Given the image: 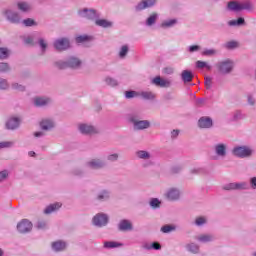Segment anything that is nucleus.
Listing matches in <instances>:
<instances>
[{
	"instance_id": "1",
	"label": "nucleus",
	"mask_w": 256,
	"mask_h": 256,
	"mask_svg": "<svg viewBox=\"0 0 256 256\" xmlns=\"http://www.w3.org/2000/svg\"><path fill=\"white\" fill-rule=\"evenodd\" d=\"M253 6L251 3L246 2V3H238L237 1H231L228 3V9L230 11H243L245 9H252Z\"/></svg>"
},
{
	"instance_id": "2",
	"label": "nucleus",
	"mask_w": 256,
	"mask_h": 256,
	"mask_svg": "<svg viewBox=\"0 0 256 256\" xmlns=\"http://www.w3.org/2000/svg\"><path fill=\"white\" fill-rule=\"evenodd\" d=\"M252 153H253V150L247 146H240L233 149V154L236 157H241V158L251 157Z\"/></svg>"
},
{
	"instance_id": "3",
	"label": "nucleus",
	"mask_w": 256,
	"mask_h": 256,
	"mask_svg": "<svg viewBox=\"0 0 256 256\" xmlns=\"http://www.w3.org/2000/svg\"><path fill=\"white\" fill-rule=\"evenodd\" d=\"M81 65V61L77 58H70L69 62H58L57 67L59 69H67V67H71L75 69V67H79Z\"/></svg>"
},
{
	"instance_id": "4",
	"label": "nucleus",
	"mask_w": 256,
	"mask_h": 256,
	"mask_svg": "<svg viewBox=\"0 0 256 256\" xmlns=\"http://www.w3.org/2000/svg\"><path fill=\"white\" fill-rule=\"evenodd\" d=\"M93 223L96 225V227H105V225L109 223V217L103 213H99L94 216Z\"/></svg>"
},
{
	"instance_id": "5",
	"label": "nucleus",
	"mask_w": 256,
	"mask_h": 256,
	"mask_svg": "<svg viewBox=\"0 0 256 256\" xmlns=\"http://www.w3.org/2000/svg\"><path fill=\"white\" fill-rule=\"evenodd\" d=\"M19 233H29L33 229V224L29 220H22L17 225Z\"/></svg>"
},
{
	"instance_id": "6",
	"label": "nucleus",
	"mask_w": 256,
	"mask_h": 256,
	"mask_svg": "<svg viewBox=\"0 0 256 256\" xmlns=\"http://www.w3.org/2000/svg\"><path fill=\"white\" fill-rule=\"evenodd\" d=\"M54 47L57 51H65L70 47L69 40L67 38L58 39L54 42Z\"/></svg>"
},
{
	"instance_id": "7",
	"label": "nucleus",
	"mask_w": 256,
	"mask_h": 256,
	"mask_svg": "<svg viewBox=\"0 0 256 256\" xmlns=\"http://www.w3.org/2000/svg\"><path fill=\"white\" fill-rule=\"evenodd\" d=\"M153 85H156V87H162V88H167L171 87V81L167 79L161 78V76H156L152 80Z\"/></svg>"
},
{
	"instance_id": "8",
	"label": "nucleus",
	"mask_w": 256,
	"mask_h": 256,
	"mask_svg": "<svg viewBox=\"0 0 256 256\" xmlns=\"http://www.w3.org/2000/svg\"><path fill=\"white\" fill-rule=\"evenodd\" d=\"M218 71L220 73H230V71L233 69V62L227 60L224 62H220L218 65Z\"/></svg>"
},
{
	"instance_id": "9",
	"label": "nucleus",
	"mask_w": 256,
	"mask_h": 256,
	"mask_svg": "<svg viewBox=\"0 0 256 256\" xmlns=\"http://www.w3.org/2000/svg\"><path fill=\"white\" fill-rule=\"evenodd\" d=\"M79 130L84 135H95V133H99V131H97L95 127L87 124H80Z\"/></svg>"
},
{
	"instance_id": "10",
	"label": "nucleus",
	"mask_w": 256,
	"mask_h": 256,
	"mask_svg": "<svg viewBox=\"0 0 256 256\" xmlns=\"http://www.w3.org/2000/svg\"><path fill=\"white\" fill-rule=\"evenodd\" d=\"M223 189H225V191H233L235 189H247V183H230L228 185L223 186Z\"/></svg>"
},
{
	"instance_id": "11",
	"label": "nucleus",
	"mask_w": 256,
	"mask_h": 256,
	"mask_svg": "<svg viewBox=\"0 0 256 256\" xmlns=\"http://www.w3.org/2000/svg\"><path fill=\"white\" fill-rule=\"evenodd\" d=\"M198 125L201 129H209V127H213V120L209 117H202L199 119Z\"/></svg>"
},
{
	"instance_id": "12",
	"label": "nucleus",
	"mask_w": 256,
	"mask_h": 256,
	"mask_svg": "<svg viewBox=\"0 0 256 256\" xmlns=\"http://www.w3.org/2000/svg\"><path fill=\"white\" fill-rule=\"evenodd\" d=\"M157 2V0H142V2H140L137 5V10L138 11H143V9H148V7H153V5H155V3Z\"/></svg>"
},
{
	"instance_id": "13",
	"label": "nucleus",
	"mask_w": 256,
	"mask_h": 256,
	"mask_svg": "<svg viewBox=\"0 0 256 256\" xmlns=\"http://www.w3.org/2000/svg\"><path fill=\"white\" fill-rule=\"evenodd\" d=\"M5 15L7 19L10 20L11 23H19V21L21 20V18L19 17V14L11 10H7L5 12Z\"/></svg>"
},
{
	"instance_id": "14",
	"label": "nucleus",
	"mask_w": 256,
	"mask_h": 256,
	"mask_svg": "<svg viewBox=\"0 0 256 256\" xmlns=\"http://www.w3.org/2000/svg\"><path fill=\"white\" fill-rule=\"evenodd\" d=\"M62 204L57 202L54 204H50L46 209L44 210L45 215H51V213H55V211H58V209H61Z\"/></svg>"
},
{
	"instance_id": "15",
	"label": "nucleus",
	"mask_w": 256,
	"mask_h": 256,
	"mask_svg": "<svg viewBox=\"0 0 256 256\" xmlns=\"http://www.w3.org/2000/svg\"><path fill=\"white\" fill-rule=\"evenodd\" d=\"M133 229V224L129 220H122L119 223L120 231H131Z\"/></svg>"
},
{
	"instance_id": "16",
	"label": "nucleus",
	"mask_w": 256,
	"mask_h": 256,
	"mask_svg": "<svg viewBox=\"0 0 256 256\" xmlns=\"http://www.w3.org/2000/svg\"><path fill=\"white\" fill-rule=\"evenodd\" d=\"M181 77L184 83H191V81H193V72L189 70H183L181 73Z\"/></svg>"
},
{
	"instance_id": "17",
	"label": "nucleus",
	"mask_w": 256,
	"mask_h": 256,
	"mask_svg": "<svg viewBox=\"0 0 256 256\" xmlns=\"http://www.w3.org/2000/svg\"><path fill=\"white\" fill-rule=\"evenodd\" d=\"M66 247H67V244L60 240L52 243V249L57 252L65 251Z\"/></svg>"
},
{
	"instance_id": "18",
	"label": "nucleus",
	"mask_w": 256,
	"mask_h": 256,
	"mask_svg": "<svg viewBox=\"0 0 256 256\" xmlns=\"http://www.w3.org/2000/svg\"><path fill=\"white\" fill-rule=\"evenodd\" d=\"M150 123L147 120L134 121V129H148Z\"/></svg>"
},
{
	"instance_id": "19",
	"label": "nucleus",
	"mask_w": 256,
	"mask_h": 256,
	"mask_svg": "<svg viewBox=\"0 0 256 256\" xmlns=\"http://www.w3.org/2000/svg\"><path fill=\"white\" fill-rule=\"evenodd\" d=\"M19 123H20L19 118H11L6 123V127L7 129H17V127H19Z\"/></svg>"
},
{
	"instance_id": "20",
	"label": "nucleus",
	"mask_w": 256,
	"mask_h": 256,
	"mask_svg": "<svg viewBox=\"0 0 256 256\" xmlns=\"http://www.w3.org/2000/svg\"><path fill=\"white\" fill-rule=\"evenodd\" d=\"M167 198L169 199V201H177V199H179V190L171 189L167 193Z\"/></svg>"
},
{
	"instance_id": "21",
	"label": "nucleus",
	"mask_w": 256,
	"mask_h": 256,
	"mask_svg": "<svg viewBox=\"0 0 256 256\" xmlns=\"http://www.w3.org/2000/svg\"><path fill=\"white\" fill-rule=\"evenodd\" d=\"M96 25H98V27H112L113 23L109 20H105V19H98L95 21Z\"/></svg>"
},
{
	"instance_id": "22",
	"label": "nucleus",
	"mask_w": 256,
	"mask_h": 256,
	"mask_svg": "<svg viewBox=\"0 0 256 256\" xmlns=\"http://www.w3.org/2000/svg\"><path fill=\"white\" fill-rule=\"evenodd\" d=\"M81 15L86 19H95V17H97V13L95 12V10L84 9L83 14Z\"/></svg>"
},
{
	"instance_id": "23",
	"label": "nucleus",
	"mask_w": 256,
	"mask_h": 256,
	"mask_svg": "<svg viewBox=\"0 0 256 256\" xmlns=\"http://www.w3.org/2000/svg\"><path fill=\"white\" fill-rule=\"evenodd\" d=\"M49 98H41V97H38V98H35L34 99V103L36 105V107H43L45 105H47V103H49Z\"/></svg>"
},
{
	"instance_id": "24",
	"label": "nucleus",
	"mask_w": 256,
	"mask_h": 256,
	"mask_svg": "<svg viewBox=\"0 0 256 256\" xmlns=\"http://www.w3.org/2000/svg\"><path fill=\"white\" fill-rule=\"evenodd\" d=\"M197 240L200 241V243H209L213 241V236L209 234H201L197 237Z\"/></svg>"
},
{
	"instance_id": "25",
	"label": "nucleus",
	"mask_w": 256,
	"mask_h": 256,
	"mask_svg": "<svg viewBox=\"0 0 256 256\" xmlns=\"http://www.w3.org/2000/svg\"><path fill=\"white\" fill-rule=\"evenodd\" d=\"M40 127L44 131H49V129H53V122L51 120H43L40 123Z\"/></svg>"
},
{
	"instance_id": "26",
	"label": "nucleus",
	"mask_w": 256,
	"mask_h": 256,
	"mask_svg": "<svg viewBox=\"0 0 256 256\" xmlns=\"http://www.w3.org/2000/svg\"><path fill=\"white\" fill-rule=\"evenodd\" d=\"M217 155H220L221 157H225V145L224 144H218L215 147Z\"/></svg>"
},
{
	"instance_id": "27",
	"label": "nucleus",
	"mask_w": 256,
	"mask_h": 256,
	"mask_svg": "<svg viewBox=\"0 0 256 256\" xmlns=\"http://www.w3.org/2000/svg\"><path fill=\"white\" fill-rule=\"evenodd\" d=\"M89 166L92 169H101V167L103 166V162H101V160H92L89 162Z\"/></svg>"
},
{
	"instance_id": "28",
	"label": "nucleus",
	"mask_w": 256,
	"mask_h": 256,
	"mask_svg": "<svg viewBox=\"0 0 256 256\" xmlns=\"http://www.w3.org/2000/svg\"><path fill=\"white\" fill-rule=\"evenodd\" d=\"M196 67H197V69H205V67H206V69H208V71H211V66L209 64H207V62H205V61L198 60L196 62Z\"/></svg>"
},
{
	"instance_id": "29",
	"label": "nucleus",
	"mask_w": 256,
	"mask_h": 256,
	"mask_svg": "<svg viewBox=\"0 0 256 256\" xmlns=\"http://www.w3.org/2000/svg\"><path fill=\"white\" fill-rule=\"evenodd\" d=\"M155 21H157V13L154 12L150 15V17H148L146 25H148V27H151V25L155 24Z\"/></svg>"
},
{
	"instance_id": "30",
	"label": "nucleus",
	"mask_w": 256,
	"mask_h": 256,
	"mask_svg": "<svg viewBox=\"0 0 256 256\" xmlns=\"http://www.w3.org/2000/svg\"><path fill=\"white\" fill-rule=\"evenodd\" d=\"M18 9L20 11H24V12H27V11H30L31 10V6L25 2H19L18 3Z\"/></svg>"
},
{
	"instance_id": "31",
	"label": "nucleus",
	"mask_w": 256,
	"mask_h": 256,
	"mask_svg": "<svg viewBox=\"0 0 256 256\" xmlns=\"http://www.w3.org/2000/svg\"><path fill=\"white\" fill-rule=\"evenodd\" d=\"M187 249L191 253H199V246L197 244H194V243L188 244Z\"/></svg>"
},
{
	"instance_id": "32",
	"label": "nucleus",
	"mask_w": 256,
	"mask_h": 256,
	"mask_svg": "<svg viewBox=\"0 0 256 256\" xmlns=\"http://www.w3.org/2000/svg\"><path fill=\"white\" fill-rule=\"evenodd\" d=\"M139 95L143 99H155V94L153 92H141Z\"/></svg>"
},
{
	"instance_id": "33",
	"label": "nucleus",
	"mask_w": 256,
	"mask_h": 256,
	"mask_svg": "<svg viewBox=\"0 0 256 256\" xmlns=\"http://www.w3.org/2000/svg\"><path fill=\"white\" fill-rule=\"evenodd\" d=\"M226 49H237L239 43L237 41H230L225 44Z\"/></svg>"
},
{
	"instance_id": "34",
	"label": "nucleus",
	"mask_w": 256,
	"mask_h": 256,
	"mask_svg": "<svg viewBox=\"0 0 256 256\" xmlns=\"http://www.w3.org/2000/svg\"><path fill=\"white\" fill-rule=\"evenodd\" d=\"M104 247H106L107 249H113L115 247H121V244L117 242H105Z\"/></svg>"
},
{
	"instance_id": "35",
	"label": "nucleus",
	"mask_w": 256,
	"mask_h": 256,
	"mask_svg": "<svg viewBox=\"0 0 256 256\" xmlns=\"http://www.w3.org/2000/svg\"><path fill=\"white\" fill-rule=\"evenodd\" d=\"M127 53H129V47L127 45H124L121 47V50L119 52V57H121V59H123V57H125L127 55Z\"/></svg>"
},
{
	"instance_id": "36",
	"label": "nucleus",
	"mask_w": 256,
	"mask_h": 256,
	"mask_svg": "<svg viewBox=\"0 0 256 256\" xmlns=\"http://www.w3.org/2000/svg\"><path fill=\"white\" fill-rule=\"evenodd\" d=\"M125 97L126 99H133V97H139V93L135 91H126Z\"/></svg>"
},
{
	"instance_id": "37",
	"label": "nucleus",
	"mask_w": 256,
	"mask_h": 256,
	"mask_svg": "<svg viewBox=\"0 0 256 256\" xmlns=\"http://www.w3.org/2000/svg\"><path fill=\"white\" fill-rule=\"evenodd\" d=\"M7 57H9L7 48H0V59H7Z\"/></svg>"
},
{
	"instance_id": "38",
	"label": "nucleus",
	"mask_w": 256,
	"mask_h": 256,
	"mask_svg": "<svg viewBox=\"0 0 256 256\" xmlns=\"http://www.w3.org/2000/svg\"><path fill=\"white\" fill-rule=\"evenodd\" d=\"M137 157H139V159H149V152H147V151H138L137 152Z\"/></svg>"
},
{
	"instance_id": "39",
	"label": "nucleus",
	"mask_w": 256,
	"mask_h": 256,
	"mask_svg": "<svg viewBox=\"0 0 256 256\" xmlns=\"http://www.w3.org/2000/svg\"><path fill=\"white\" fill-rule=\"evenodd\" d=\"M245 23V19L243 18H238L237 20H232L229 22V25L230 26H233V25H243Z\"/></svg>"
},
{
	"instance_id": "40",
	"label": "nucleus",
	"mask_w": 256,
	"mask_h": 256,
	"mask_svg": "<svg viewBox=\"0 0 256 256\" xmlns=\"http://www.w3.org/2000/svg\"><path fill=\"white\" fill-rule=\"evenodd\" d=\"M91 37L84 35V36H78L76 37V43H85V41H89Z\"/></svg>"
},
{
	"instance_id": "41",
	"label": "nucleus",
	"mask_w": 256,
	"mask_h": 256,
	"mask_svg": "<svg viewBox=\"0 0 256 256\" xmlns=\"http://www.w3.org/2000/svg\"><path fill=\"white\" fill-rule=\"evenodd\" d=\"M23 23L25 25V27H33V25H36L35 20L28 18L23 20Z\"/></svg>"
},
{
	"instance_id": "42",
	"label": "nucleus",
	"mask_w": 256,
	"mask_h": 256,
	"mask_svg": "<svg viewBox=\"0 0 256 256\" xmlns=\"http://www.w3.org/2000/svg\"><path fill=\"white\" fill-rule=\"evenodd\" d=\"M9 64L7 63H0V73H7L9 71Z\"/></svg>"
},
{
	"instance_id": "43",
	"label": "nucleus",
	"mask_w": 256,
	"mask_h": 256,
	"mask_svg": "<svg viewBox=\"0 0 256 256\" xmlns=\"http://www.w3.org/2000/svg\"><path fill=\"white\" fill-rule=\"evenodd\" d=\"M107 85H110V87H117L118 83L117 80L113 78H106Z\"/></svg>"
},
{
	"instance_id": "44",
	"label": "nucleus",
	"mask_w": 256,
	"mask_h": 256,
	"mask_svg": "<svg viewBox=\"0 0 256 256\" xmlns=\"http://www.w3.org/2000/svg\"><path fill=\"white\" fill-rule=\"evenodd\" d=\"M175 23H177V20H175V19L169 20V21L162 23V27H173V25H175Z\"/></svg>"
},
{
	"instance_id": "45",
	"label": "nucleus",
	"mask_w": 256,
	"mask_h": 256,
	"mask_svg": "<svg viewBox=\"0 0 256 256\" xmlns=\"http://www.w3.org/2000/svg\"><path fill=\"white\" fill-rule=\"evenodd\" d=\"M211 85H213V80L211 79V77L209 76L205 77L206 89H211Z\"/></svg>"
},
{
	"instance_id": "46",
	"label": "nucleus",
	"mask_w": 256,
	"mask_h": 256,
	"mask_svg": "<svg viewBox=\"0 0 256 256\" xmlns=\"http://www.w3.org/2000/svg\"><path fill=\"white\" fill-rule=\"evenodd\" d=\"M175 228L169 225H165L161 228L162 233H171Z\"/></svg>"
},
{
	"instance_id": "47",
	"label": "nucleus",
	"mask_w": 256,
	"mask_h": 256,
	"mask_svg": "<svg viewBox=\"0 0 256 256\" xmlns=\"http://www.w3.org/2000/svg\"><path fill=\"white\" fill-rule=\"evenodd\" d=\"M215 53H217V51H215L214 49H209V50H204L202 52V55L211 57V55H215Z\"/></svg>"
},
{
	"instance_id": "48",
	"label": "nucleus",
	"mask_w": 256,
	"mask_h": 256,
	"mask_svg": "<svg viewBox=\"0 0 256 256\" xmlns=\"http://www.w3.org/2000/svg\"><path fill=\"white\" fill-rule=\"evenodd\" d=\"M150 205L151 207L156 208V207H159V205H161V202L159 201V199L154 198L151 200Z\"/></svg>"
},
{
	"instance_id": "49",
	"label": "nucleus",
	"mask_w": 256,
	"mask_h": 256,
	"mask_svg": "<svg viewBox=\"0 0 256 256\" xmlns=\"http://www.w3.org/2000/svg\"><path fill=\"white\" fill-rule=\"evenodd\" d=\"M7 177H9V172H7V170L0 172V182L5 181Z\"/></svg>"
},
{
	"instance_id": "50",
	"label": "nucleus",
	"mask_w": 256,
	"mask_h": 256,
	"mask_svg": "<svg viewBox=\"0 0 256 256\" xmlns=\"http://www.w3.org/2000/svg\"><path fill=\"white\" fill-rule=\"evenodd\" d=\"M196 225H204V223H207V220L203 217H198L195 220Z\"/></svg>"
},
{
	"instance_id": "51",
	"label": "nucleus",
	"mask_w": 256,
	"mask_h": 256,
	"mask_svg": "<svg viewBox=\"0 0 256 256\" xmlns=\"http://www.w3.org/2000/svg\"><path fill=\"white\" fill-rule=\"evenodd\" d=\"M9 87V84H7V80L0 78V89H7Z\"/></svg>"
},
{
	"instance_id": "52",
	"label": "nucleus",
	"mask_w": 256,
	"mask_h": 256,
	"mask_svg": "<svg viewBox=\"0 0 256 256\" xmlns=\"http://www.w3.org/2000/svg\"><path fill=\"white\" fill-rule=\"evenodd\" d=\"M13 145L12 142H0V149H5L7 147H11Z\"/></svg>"
},
{
	"instance_id": "53",
	"label": "nucleus",
	"mask_w": 256,
	"mask_h": 256,
	"mask_svg": "<svg viewBox=\"0 0 256 256\" xmlns=\"http://www.w3.org/2000/svg\"><path fill=\"white\" fill-rule=\"evenodd\" d=\"M175 70L171 67H167V68H164L163 70V73H165V75H172V73L174 72Z\"/></svg>"
},
{
	"instance_id": "54",
	"label": "nucleus",
	"mask_w": 256,
	"mask_h": 256,
	"mask_svg": "<svg viewBox=\"0 0 256 256\" xmlns=\"http://www.w3.org/2000/svg\"><path fill=\"white\" fill-rule=\"evenodd\" d=\"M39 45H40V47H42L43 51H45L47 49V43L45 42V40L40 39L39 40Z\"/></svg>"
},
{
	"instance_id": "55",
	"label": "nucleus",
	"mask_w": 256,
	"mask_h": 256,
	"mask_svg": "<svg viewBox=\"0 0 256 256\" xmlns=\"http://www.w3.org/2000/svg\"><path fill=\"white\" fill-rule=\"evenodd\" d=\"M13 88L16 89L17 91H25V87L19 84H13Z\"/></svg>"
},
{
	"instance_id": "56",
	"label": "nucleus",
	"mask_w": 256,
	"mask_h": 256,
	"mask_svg": "<svg viewBox=\"0 0 256 256\" xmlns=\"http://www.w3.org/2000/svg\"><path fill=\"white\" fill-rule=\"evenodd\" d=\"M190 53H194V51H199V46L198 45H192L189 48Z\"/></svg>"
},
{
	"instance_id": "57",
	"label": "nucleus",
	"mask_w": 256,
	"mask_h": 256,
	"mask_svg": "<svg viewBox=\"0 0 256 256\" xmlns=\"http://www.w3.org/2000/svg\"><path fill=\"white\" fill-rule=\"evenodd\" d=\"M153 249H155L156 251H159V249H161V244H159V242H154L152 244Z\"/></svg>"
},
{
	"instance_id": "58",
	"label": "nucleus",
	"mask_w": 256,
	"mask_h": 256,
	"mask_svg": "<svg viewBox=\"0 0 256 256\" xmlns=\"http://www.w3.org/2000/svg\"><path fill=\"white\" fill-rule=\"evenodd\" d=\"M119 156L117 154H112L108 157L109 161H117Z\"/></svg>"
},
{
	"instance_id": "59",
	"label": "nucleus",
	"mask_w": 256,
	"mask_h": 256,
	"mask_svg": "<svg viewBox=\"0 0 256 256\" xmlns=\"http://www.w3.org/2000/svg\"><path fill=\"white\" fill-rule=\"evenodd\" d=\"M171 136H172L173 138L178 137V136H179V130H173V131L171 132Z\"/></svg>"
},
{
	"instance_id": "60",
	"label": "nucleus",
	"mask_w": 256,
	"mask_h": 256,
	"mask_svg": "<svg viewBox=\"0 0 256 256\" xmlns=\"http://www.w3.org/2000/svg\"><path fill=\"white\" fill-rule=\"evenodd\" d=\"M26 45H33V38L29 37L25 40Z\"/></svg>"
},
{
	"instance_id": "61",
	"label": "nucleus",
	"mask_w": 256,
	"mask_h": 256,
	"mask_svg": "<svg viewBox=\"0 0 256 256\" xmlns=\"http://www.w3.org/2000/svg\"><path fill=\"white\" fill-rule=\"evenodd\" d=\"M251 185L253 189H256V177L251 179Z\"/></svg>"
},
{
	"instance_id": "62",
	"label": "nucleus",
	"mask_w": 256,
	"mask_h": 256,
	"mask_svg": "<svg viewBox=\"0 0 256 256\" xmlns=\"http://www.w3.org/2000/svg\"><path fill=\"white\" fill-rule=\"evenodd\" d=\"M45 225H46L45 222H38L37 227L38 229H44Z\"/></svg>"
},
{
	"instance_id": "63",
	"label": "nucleus",
	"mask_w": 256,
	"mask_h": 256,
	"mask_svg": "<svg viewBox=\"0 0 256 256\" xmlns=\"http://www.w3.org/2000/svg\"><path fill=\"white\" fill-rule=\"evenodd\" d=\"M248 102L250 105H255V100L251 96L248 97Z\"/></svg>"
},
{
	"instance_id": "64",
	"label": "nucleus",
	"mask_w": 256,
	"mask_h": 256,
	"mask_svg": "<svg viewBox=\"0 0 256 256\" xmlns=\"http://www.w3.org/2000/svg\"><path fill=\"white\" fill-rule=\"evenodd\" d=\"M105 197H108L107 192H104L102 195H99L98 199H105Z\"/></svg>"
}]
</instances>
